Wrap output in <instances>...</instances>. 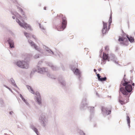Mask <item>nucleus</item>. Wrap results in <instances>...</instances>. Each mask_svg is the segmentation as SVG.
I'll list each match as a JSON object with an SVG mask.
<instances>
[{"label":"nucleus","instance_id":"ddd939ff","mask_svg":"<svg viewBox=\"0 0 135 135\" xmlns=\"http://www.w3.org/2000/svg\"><path fill=\"white\" fill-rule=\"evenodd\" d=\"M27 87L28 89L31 93L34 94V91L30 86L28 85H27Z\"/></svg>","mask_w":135,"mask_h":135},{"label":"nucleus","instance_id":"4be33fe9","mask_svg":"<svg viewBox=\"0 0 135 135\" xmlns=\"http://www.w3.org/2000/svg\"><path fill=\"white\" fill-rule=\"evenodd\" d=\"M119 102L122 105L125 104V103L123 101L119 100Z\"/></svg>","mask_w":135,"mask_h":135},{"label":"nucleus","instance_id":"f704fd0d","mask_svg":"<svg viewBox=\"0 0 135 135\" xmlns=\"http://www.w3.org/2000/svg\"><path fill=\"white\" fill-rule=\"evenodd\" d=\"M20 18V19H21V18Z\"/></svg>","mask_w":135,"mask_h":135},{"label":"nucleus","instance_id":"7ed1b4c3","mask_svg":"<svg viewBox=\"0 0 135 135\" xmlns=\"http://www.w3.org/2000/svg\"><path fill=\"white\" fill-rule=\"evenodd\" d=\"M16 64L18 66L22 68L28 69L29 67V64L28 61H19Z\"/></svg>","mask_w":135,"mask_h":135},{"label":"nucleus","instance_id":"cd10ccee","mask_svg":"<svg viewBox=\"0 0 135 135\" xmlns=\"http://www.w3.org/2000/svg\"><path fill=\"white\" fill-rule=\"evenodd\" d=\"M111 20H112V19L111 18L110 22H110L109 23V25H110V24L111 23Z\"/></svg>","mask_w":135,"mask_h":135},{"label":"nucleus","instance_id":"6e6552de","mask_svg":"<svg viewBox=\"0 0 135 135\" xmlns=\"http://www.w3.org/2000/svg\"><path fill=\"white\" fill-rule=\"evenodd\" d=\"M28 42L31 45V46H33V47L36 50H38V46L36 45L32 41L30 40H29Z\"/></svg>","mask_w":135,"mask_h":135},{"label":"nucleus","instance_id":"9b49d317","mask_svg":"<svg viewBox=\"0 0 135 135\" xmlns=\"http://www.w3.org/2000/svg\"><path fill=\"white\" fill-rule=\"evenodd\" d=\"M73 71L75 75H80V71L78 69H76L75 71H74V70H73Z\"/></svg>","mask_w":135,"mask_h":135},{"label":"nucleus","instance_id":"0eeeda50","mask_svg":"<svg viewBox=\"0 0 135 135\" xmlns=\"http://www.w3.org/2000/svg\"><path fill=\"white\" fill-rule=\"evenodd\" d=\"M7 41L8 42L11 48L14 47V42L10 38H8L7 40Z\"/></svg>","mask_w":135,"mask_h":135},{"label":"nucleus","instance_id":"39448f33","mask_svg":"<svg viewBox=\"0 0 135 135\" xmlns=\"http://www.w3.org/2000/svg\"><path fill=\"white\" fill-rule=\"evenodd\" d=\"M102 112H105L107 114H109L110 113L111 111L110 110H108L107 108H105L104 107H102Z\"/></svg>","mask_w":135,"mask_h":135},{"label":"nucleus","instance_id":"1a4fd4ad","mask_svg":"<svg viewBox=\"0 0 135 135\" xmlns=\"http://www.w3.org/2000/svg\"><path fill=\"white\" fill-rule=\"evenodd\" d=\"M38 72L41 73H44L46 72L45 69L44 68H38Z\"/></svg>","mask_w":135,"mask_h":135},{"label":"nucleus","instance_id":"dca6fc26","mask_svg":"<svg viewBox=\"0 0 135 135\" xmlns=\"http://www.w3.org/2000/svg\"><path fill=\"white\" fill-rule=\"evenodd\" d=\"M37 102L38 104H40L41 103V99L40 97H37Z\"/></svg>","mask_w":135,"mask_h":135},{"label":"nucleus","instance_id":"aec40b11","mask_svg":"<svg viewBox=\"0 0 135 135\" xmlns=\"http://www.w3.org/2000/svg\"><path fill=\"white\" fill-rule=\"evenodd\" d=\"M32 128L33 130L38 135V133L37 129L35 128V127H32Z\"/></svg>","mask_w":135,"mask_h":135},{"label":"nucleus","instance_id":"2eb2a0df","mask_svg":"<svg viewBox=\"0 0 135 135\" xmlns=\"http://www.w3.org/2000/svg\"><path fill=\"white\" fill-rule=\"evenodd\" d=\"M103 28H105L106 29H107V26L108 25V24L107 23H105L104 22H103Z\"/></svg>","mask_w":135,"mask_h":135},{"label":"nucleus","instance_id":"72a5a7b5","mask_svg":"<svg viewBox=\"0 0 135 135\" xmlns=\"http://www.w3.org/2000/svg\"><path fill=\"white\" fill-rule=\"evenodd\" d=\"M12 18L14 19H15V17H14V16H13L12 17Z\"/></svg>","mask_w":135,"mask_h":135},{"label":"nucleus","instance_id":"f257e3e1","mask_svg":"<svg viewBox=\"0 0 135 135\" xmlns=\"http://www.w3.org/2000/svg\"><path fill=\"white\" fill-rule=\"evenodd\" d=\"M123 85L125 86V88L123 87H121L120 88V91L124 95L127 96L128 98L130 95L129 93L131 92L132 89L131 85L132 82L131 81H127L126 79L121 82Z\"/></svg>","mask_w":135,"mask_h":135},{"label":"nucleus","instance_id":"b1692460","mask_svg":"<svg viewBox=\"0 0 135 135\" xmlns=\"http://www.w3.org/2000/svg\"><path fill=\"white\" fill-rule=\"evenodd\" d=\"M24 34L25 35V36L27 37H28L29 36V34L27 33V32H24Z\"/></svg>","mask_w":135,"mask_h":135},{"label":"nucleus","instance_id":"bb28decb","mask_svg":"<svg viewBox=\"0 0 135 135\" xmlns=\"http://www.w3.org/2000/svg\"><path fill=\"white\" fill-rule=\"evenodd\" d=\"M7 88L8 89L10 90H11V89H10V88H9L7 87V86H6Z\"/></svg>","mask_w":135,"mask_h":135},{"label":"nucleus","instance_id":"412c9836","mask_svg":"<svg viewBox=\"0 0 135 135\" xmlns=\"http://www.w3.org/2000/svg\"><path fill=\"white\" fill-rule=\"evenodd\" d=\"M107 78L106 77H105L103 78H100L99 80L101 81H105L106 80Z\"/></svg>","mask_w":135,"mask_h":135},{"label":"nucleus","instance_id":"f8f14e48","mask_svg":"<svg viewBox=\"0 0 135 135\" xmlns=\"http://www.w3.org/2000/svg\"><path fill=\"white\" fill-rule=\"evenodd\" d=\"M127 37L131 42H134V39L133 37H128V36H127Z\"/></svg>","mask_w":135,"mask_h":135},{"label":"nucleus","instance_id":"2f4dec72","mask_svg":"<svg viewBox=\"0 0 135 135\" xmlns=\"http://www.w3.org/2000/svg\"><path fill=\"white\" fill-rule=\"evenodd\" d=\"M132 85L133 86H134V83H132Z\"/></svg>","mask_w":135,"mask_h":135},{"label":"nucleus","instance_id":"6ab92c4d","mask_svg":"<svg viewBox=\"0 0 135 135\" xmlns=\"http://www.w3.org/2000/svg\"><path fill=\"white\" fill-rule=\"evenodd\" d=\"M32 128L33 130L38 135V133L37 129L35 128V127H32Z\"/></svg>","mask_w":135,"mask_h":135},{"label":"nucleus","instance_id":"c85d7f7f","mask_svg":"<svg viewBox=\"0 0 135 135\" xmlns=\"http://www.w3.org/2000/svg\"><path fill=\"white\" fill-rule=\"evenodd\" d=\"M13 113V112H10L9 113L10 114H12V113Z\"/></svg>","mask_w":135,"mask_h":135},{"label":"nucleus","instance_id":"4468645a","mask_svg":"<svg viewBox=\"0 0 135 135\" xmlns=\"http://www.w3.org/2000/svg\"><path fill=\"white\" fill-rule=\"evenodd\" d=\"M109 29V27L108 28V29ZM108 30H107V29H106L105 28H103L102 30V32L103 33V34H105L107 31H108Z\"/></svg>","mask_w":135,"mask_h":135},{"label":"nucleus","instance_id":"f03ea898","mask_svg":"<svg viewBox=\"0 0 135 135\" xmlns=\"http://www.w3.org/2000/svg\"><path fill=\"white\" fill-rule=\"evenodd\" d=\"M57 17L62 18V23L60 26H57L56 27V29L58 31H63L66 27L67 25V21L66 17H63V15L61 13L57 14Z\"/></svg>","mask_w":135,"mask_h":135},{"label":"nucleus","instance_id":"a878e982","mask_svg":"<svg viewBox=\"0 0 135 135\" xmlns=\"http://www.w3.org/2000/svg\"><path fill=\"white\" fill-rule=\"evenodd\" d=\"M39 56L38 55H35V58H38L39 57Z\"/></svg>","mask_w":135,"mask_h":135},{"label":"nucleus","instance_id":"7c9ffc66","mask_svg":"<svg viewBox=\"0 0 135 135\" xmlns=\"http://www.w3.org/2000/svg\"><path fill=\"white\" fill-rule=\"evenodd\" d=\"M73 36H72L70 38H73Z\"/></svg>","mask_w":135,"mask_h":135},{"label":"nucleus","instance_id":"20e7f679","mask_svg":"<svg viewBox=\"0 0 135 135\" xmlns=\"http://www.w3.org/2000/svg\"><path fill=\"white\" fill-rule=\"evenodd\" d=\"M16 21L22 27L25 29H27L28 28L31 30V26L24 21H23V23H22L18 19H16Z\"/></svg>","mask_w":135,"mask_h":135},{"label":"nucleus","instance_id":"393cba45","mask_svg":"<svg viewBox=\"0 0 135 135\" xmlns=\"http://www.w3.org/2000/svg\"><path fill=\"white\" fill-rule=\"evenodd\" d=\"M97 76H98L99 80L100 79V75L99 74H97Z\"/></svg>","mask_w":135,"mask_h":135},{"label":"nucleus","instance_id":"c756f323","mask_svg":"<svg viewBox=\"0 0 135 135\" xmlns=\"http://www.w3.org/2000/svg\"><path fill=\"white\" fill-rule=\"evenodd\" d=\"M32 37H33V38H35V39H36L35 37V36H32Z\"/></svg>","mask_w":135,"mask_h":135},{"label":"nucleus","instance_id":"473e14b6","mask_svg":"<svg viewBox=\"0 0 135 135\" xmlns=\"http://www.w3.org/2000/svg\"><path fill=\"white\" fill-rule=\"evenodd\" d=\"M94 71L95 72H96V71L97 70L96 69H94Z\"/></svg>","mask_w":135,"mask_h":135},{"label":"nucleus","instance_id":"f3484780","mask_svg":"<svg viewBox=\"0 0 135 135\" xmlns=\"http://www.w3.org/2000/svg\"><path fill=\"white\" fill-rule=\"evenodd\" d=\"M127 122L129 126L130 125V118L129 117L127 116Z\"/></svg>","mask_w":135,"mask_h":135},{"label":"nucleus","instance_id":"423d86ee","mask_svg":"<svg viewBox=\"0 0 135 135\" xmlns=\"http://www.w3.org/2000/svg\"><path fill=\"white\" fill-rule=\"evenodd\" d=\"M119 41H122V42H120V44H124V42L127 41V40L126 38H125L123 37H119L118 39Z\"/></svg>","mask_w":135,"mask_h":135},{"label":"nucleus","instance_id":"9d476101","mask_svg":"<svg viewBox=\"0 0 135 135\" xmlns=\"http://www.w3.org/2000/svg\"><path fill=\"white\" fill-rule=\"evenodd\" d=\"M103 60H105L107 59L108 60V54L105 53H103Z\"/></svg>","mask_w":135,"mask_h":135},{"label":"nucleus","instance_id":"a211bd4d","mask_svg":"<svg viewBox=\"0 0 135 135\" xmlns=\"http://www.w3.org/2000/svg\"><path fill=\"white\" fill-rule=\"evenodd\" d=\"M34 94L36 95L38 97H40V93L36 91V92H34Z\"/></svg>","mask_w":135,"mask_h":135},{"label":"nucleus","instance_id":"5701e85b","mask_svg":"<svg viewBox=\"0 0 135 135\" xmlns=\"http://www.w3.org/2000/svg\"><path fill=\"white\" fill-rule=\"evenodd\" d=\"M105 49L107 51L109 50V48L108 46H106L105 47Z\"/></svg>","mask_w":135,"mask_h":135}]
</instances>
